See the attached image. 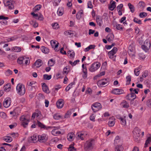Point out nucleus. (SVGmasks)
<instances>
[{"label": "nucleus", "instance_id": "1", "mask_svg": "<svg viewBox=\"0 0 151 151\" xmlns=\"http://www.w3.org/2000/svg\"><path fill=\"white\" fill-rule=\"evenodd\" d=\"M94 144L93 139H89L87 141L84 145V149L87 151L91 150L93 148V145Z\"/></svg>", "mask_w": 151, "mask_h": 151}, {"label": "nucleus", "instance_id": "2", "mask_svg": "<svg viewBox=\"0 0 151 151\" xmlns=\"http://www.w3.org/2000/svg\"><path fill=\"white\" fill-rule=\"evenodd\" d=\"M16 90L17 93L20 95H23L25 93V86L22 84H18L16 87Z\"/></svg>", "mask_w": 151, "mask_h": 151}, {"label": "nucleus", "instance_id": "3", "mask_svg": "<svg viewBox=\"0 0 151 151\" xmlns=\"http://www.w3.org/2000/svg\"><path fill=\"white\" fill-rule=\"evenodd\" d=\"M101 66L100 63L98 62H95L92 63L88 68L91 72H94L97 70Z\"/></svg>", "mask_w": 151, "mask_h": 151}, {"label": "nucleus", "instance_id": "4", "mask_svg": "<svg viewBox=\"0 0 151 151\" xmlns=\"http://www.w3.org/2000/svg\"><path fill=\"white\" fill-rule=\"evenodd\" d=\"M142 49L146 52L151 47L150 41L149 39L146 40L144 42V45L142 46Z\"/></svg>", "mask_w": 151, "mask_h": 151}, {"label": "nucleus", "instance_id": "5", "mask_svg": "<svg viewBox=\"0 0 151 151\" xmlns=\"http://www.w3.org/2000/svg\"><path fill=\"white\" fill-rule=\"evenodd\" d=\"M37 137L38 141L40 143H44L47 141L48 139V136L46 134H43L42 135H38Z\"/></svg>", "mask_w": 151, "mask_h": 151}, {"label": "nucleus", "instance_id": "6", "mask_svg": "<svg viewBox=\"0 0 151 151\" xmlns=\"http://www.w3.org/2000/svg\"><path fill=\"white\" fill-rule=\"evenodd\" d=\"M20 120L21 122V125L24 128L27 127L28 124L29 120L26 118L25 116L23 115L20 118Z\"/></svg>", "mask_w": 151, "mask_h": 151}, {"label": "nucleus", "instance_id": "7", "mask_svg": "<svg viewBox=\"0 0 151 151\" xmlns=\"http://www.w3.org/2000/svg\"><path fill=\"white\" fill-rule=\"evenodd\" d=\"M14 2L13 0H6L4 5L6 6H8L9 9H12L14 8L13 4Z\"/></svg>", "mask_w": 151, "mask_h": 151}, {"label": "nucleus", "instance_id": "8", "mask_svg": "<svg viewBox=\"0 0 151 151\" xmlns=\"http://www.w3.org/2000/svg\"><path fill=\"white\" fill-rule=\"evenodd\" d=\"M11 103V99L9 97L6 98L3 102V105L5 108H8L10 105Z\"/></svg>", "mask_w": 151, "mask_h": 151}, {"label": "nucleus", "instance_id": "9", "mask_svg": "<svg viewBox=\"0 0 151 151\" xmlns=\"http://www.w3.org/2000/svg\"><path fill=\"white\" fill-rule=\"evenodd\" d=\"M76 137L78 139H81L83 140L85 137L84 132H78L76 134Z\"/></svg>", "mask_w": 151, "mask_h": 151}, {"label": "nucleus", "instance_id": "10", "mask_svg": "<svg viewBox=\"0 0 151 151\" xmlns=\"http://www.w3.org/2000/svg\"><path fill=\"white\" fill-rule=\"evenodd\" d=\"M37 136L36 135H34L28 138V141L29 142L36 143L38 141L37 139Z\"/></svg>", "mask_w": 151, "mask_h": 151}, {"label": "nucleus", "instance_id": "11", "mask_svg": "<svg viewBox=\"0 0 151 151\" xmlns=\"http://www.w3.org/2000/svg\"><path fill=\"white\" fill-rule=\"evenodd\" d=\"M124 91L120 89L115 88L112 91V93L115 95H120L123 93Z\"/></svg>", "mask_w": 151, "mask_h": 151}, {"label": "nucleus", "instance_id": "12", "mask_svg": "<svg viewBox=\"0 0 151 151\" xmlns=\"http://www.w3.org/2000/svg\"><path fill=\"white\" fill-rule=\"evenodd\" d=\"M120 105L123 108L128 109L129 107V104L125 100H123L120 103Z\"/></svg>", "mask_w": 151, "mask_h": 151}, {"label": "nucleus", "instance_id": "13", "mask_svg": "<svg viewBox=\"0 0 151 151\" xmlns=\"http://www.w3.org/2000/svg\"><path fill=\"white\" fill-rule=\"evenodd\" d=\"M43 63L41 60L39 59L37 60L35 63L33 67L35 66L36 68H39L42 64Z\"/></svg>", "mask_w": 151, "mask_h": 151}, {"label": "nucleus", "instance_id": "14", "mask_svg": "<svg viewBox=\"0 0 151 151\" xmlns=\"http://www.w3.org/2000/svg\"><path fill=\"white\" fill-rule=\"evenodd\" d=\"M115 122V119L113 117L110 118L108 122V125L109 127H112L114 125Z\"/></svg>", "mask_w": 151, "mask_h": 151}, {"label": "nucleus", "instance_id": "15", "mask_svg": "<svg viewBox=\"0 0 151 151\" xmlns=\"http://www.w3.org/2000/svg\"><path fill=\"white\" fill-rule=\"evenodd\" d=\"M67 139L69 141H72L74 138V134L73 132L69 133L67 136Z\"/></svg>", "mask_w": 151, "mask_h": 151}, {"label": "nucleus", "instance_id": "16", "mask_svg": "<svg viewBox=\"0 0 151 151\" xmlns=\"http://www.w3.org/2000/svg\"><path fill=\"white\" fill-rule=\"evenodd\" d=\"M56 105L58 108H61L63 106L64 103L63 100L62 99H59L56 103Z\"/></svg>", "mask_w": 151, "mask_h": 151}, {"label": "nucleus", "instance_id": "17", "mask_svg": "<svg viewBox=\"0 0 151 151\" xmlns=\"http://www.w3.org/2000/svg\"><path fill=\"white\" fill-rule=\"evenodd\" d=\"M140 130L137 127H135L133 131V137L136 136L137 137H139L140 136Z\"/></svg>", "mask_w": 151, "mask_h": 151}, {"label": "nucleus", "instance_id": "18", "mask_svg": "<svg viewBox=\"0 0 151 151\" xmlns=\"http://www.w3.org/2000/svg\"><path fill=\"white\" fill-rule=\"evenodd\" d=\"M114 38V35L112 33H109V34L106 37V39L108 41L111 42L112 41Z\"/></svg>", "mask_w": 151, "mask_h": 151}, {"label": "nucleus", "instance_id": "19", "mask_svg": "<svg viewBox=\"0 0 151 151\" xmlns=\"http://www.w3.org/2000/svg\"><path fill=\"white\" fill-rule=\"evenodd\" d=\"M111 4L109 6V8L110 10L112 11L114 10L116 7L115 5L116 3L114 1H111Z\"/></svg>", "mask_w": 151, "mask_h": 151}, {"label": "nucleus", "instance_id": "20", "mask_svg": "<svg viewBox=\"0 0 151 151\" xmlns=\"http://www.w3.org/2000/svg\"><path fill=\"white\" fill-rule=\"evenodd\" d=\"M42 89L43 91L46 93H49V91L48 90L47 86L46 85V84L45 83H43L42 85Z\"/></svg>", "mask_w": 151, "mask_h": 151}, {"label": "nucleus", "instance_id": "21", "mask_svg": "<svg viewBox=\"0 0 151 151\" xmlns=\"http://www.w3.org/2000/svg\"><path fill=\"white\" fill-rule=\"evenodd\" d=\"M139 104V101L138 100H134V99H132L131 100L130 102V105L132 106H136L138 104Z\"/></svg>", "mask_w": 151, "mask_h": 151}, {"label": "nucleus", "instance_id": "22", "mask_svg": "<svg viewBox=\"0 0 151 151\" xmlns=\"http://www.w3.org/2000/svg\"><path fill=\"white\" fill-rule=\"evenodd\" d=\"M31 14L36 19H38L40 20H42L43 19L42 16H40V17H38V15L37 14H35L34 12H32Z\"/></svg>", "mask_w": 151, "mask_h": 151}, {"label": "nucleus", "instance_id": "23", "mask_svg": "<svg viewBox=\"0 0 151 151\" xmlns=\"http://www.w3.org/2000/svg\"><path fill=\"white\" fill-rule=\"evenodd\" d=\"M11 85L10 83L7 84L6 85L4 86V88L5 91L8 92L11 89Z\"/></svg>", "mask_w": 151, "mask_h": 151}, {"label": "nucleus", "instance_id": "24", "mask_svg": "<svg viewBox=\"0 0 151 151\" xmlns=\"http://www.w3.org/2000/svg\"><path fill=\"white\" fill-rule=\"evenodd\" d=\"M41 50L43 53L45 54H47L49 52V49L43 46L41 47Z\"/></svg>", "mask_w": 151, "mask_h": 151}, {"label": "nucleus", "instance_id": "25", "mask_svg": "<svg viewBox=\"0 0 151 151\" xmlns=\"http://www.w3.org/2000/svg\"><path fill=\"white\" fill-rule=\"evenodd\" d=\"M54 118L56 120H58L60 119H63V116H61L59 114L57 113L54 115Z\"/></svg>", "mask_w": 151, "mask_h": 151}, {"label": "nucleus", "instance_id": "26", "mask_svg": "<svg viewBox=\"0 0 151 151\" xmlns=\"http://www.w3.org/2000/svg\"><path fill=\"white\" fill-rule=\"evenodd\" d=\"M64 34L65 35L69 37H72L73 36V34L71 30H68L64 32Z\"/></svg>", "mask_w": 151, "mask_h": 151}, {"label": "nucleus", "instance_id": "27", "mask_svg": "<svg viewBox=\"0 0 151 151\" xmlns=\"http://www.w3.org/2000/svg\"><path fill=\"white\" fill-rule=\"evenodd\" d=\"M91 106L94 107V108H98L100 109L101 108V104L98 102H96L92 104Z\"/></svg>", "mask_w": 151, "mask_h": 151}, {"label": "nucleus", "instance_id": "28", "mask_svg": "<svg viewBox=\"0 0 151 151\" xmlns=\"http://www.w3.org/2000/svg\"><path fill=\"white\" fill-rule=\"evenodd\" d=\"M61 132L60 131H58L55 129H53L52 131V134L54 136H57L58 134H60Z\"/></svg>", "mask_w": 151, "mask_h": 151}, {"label": "nucleus", "instance_id": "29", "mask_svg": "<svg viewBox=\"0 0 151 151\" xmlns=\"http://www.w3.org/2000/svg\"><path fill=\"white\" fill-rule=\"evenodd\" d=\"M42 5L40 4H38L36 5L33 8V10L34 12H36L39 11L41 8Z\"/></svg>", "mask_w": 151, "mask_h": 151}, {"label": "nucleus", "instance_id": "30", "mask_svg": "<svg viewBox=\"0 0 151 151\" xmlns=\"http://www.w3.org/2000/svg\"><path fill=\"white\" fill-rule=\"evenodd\" d=\"M96 21L98 25L100 26H101L102 25L103 21L99 17H97L96 18Z\"/></svg>", "mask_w": 151, "mask_h": 151}, {"label": "nucleus", "instance_id": "31", "mask_svg": "<svg viewBox=\"0 0 151 151\" xmlns=\"http://www.w3.org/2000/svg\"><path fill=\"white\" fill-rule=\"evenodd\" d=\"M37 124L39 127H41L42 128H44L45 129H47L48 128H50V127H49L47 128L46 127V126L42 123H41L40 122L38 121L37 122Z\"/></svg>", "mask_w": 151, "mask_h": 151}, {"label": "nucleus", "instance_id": "32", "mask_svg": "<svg viewBox=\"0 0 151 151\" xmlns=\"http://www.w3.org/2000/svg\"><path fill=\"white\" fill-rule=\"evenodd\" d=\"M67 53L68 56L70 58H72L74 57L75 54L74 52L73 51L69 50L68 51Z\"/></svg>", "mask_w": 151, "mask_h": 151}, {"label": "nucleus", "instance_id": "33", "mask_svg": "<svg viewBox=\"0 0 151 151\" xmlns=\"http://www.w3.org/2000/svg\"><path fill=\"white\" fill-rule=\"evenodd\" d=\"M108 83V81H103L100 80L98 82V84L101 87L103 86L106 84Z\"/></svg>", "mask_w": 151, "mask_h": 151}, {"label": "nucleus", "instance_id": "34", "mask_svg": "<svg viewBox=\"0 0 151 151\" xmlns=\"http://www.w3.org/2000/svg\"><path fill=\"white\" fill-rule=\"evenodd\" d=\"M57 13L59 16L62 15L63 13V9L62 8H59L57 11Z\"/></svg>", "mask_w": 151, "mask_h": 151}, {"label": "nucleus", "instance_id": "35", "mask_svg": "<svg viewBox=\"0 0 151 151\" xmlns=\"http://www.w3.org/2000/svg\"><path fill=\"white\" fill-rule=\"evenodd\" d=\"M123 148L122 145H118L115 148V151H123Z\"/></svg>", "mask_w": 151, "mask_h": 151}, {"label": "nucleus", "instance_id": "36", "mask_svg": "<svg viewBox=\"0 0 151 151\" xmlns=\"http://www.w3.org/2000/svg\"><path fill=\"white\" fill-rule=\"evenodd\" d=\"M129 8L131 12L132 13H133L134 11V7L133 5L130 3H129L128 4Z\"/></svg>", "mask_w": 151, "mask_h": 151}, {"label": "nucleus", "instance_id": "37", "mask_svg": "<svg viewBox=\"0 0 151 151\" xmlns=\"http://www.w3.org/2000/svg\"><path fill=\"white\" fill-rule=\"evenodd\" d=\"M125 117H124V118H122V117L119 118V119L121 121V123L123 125L125 126L126 123V120L125 119Z\"/></svg>", "mask_w": 151, "mask_h": 151}, {"label": "nucleus", "instance_id": "38", "mask_svg": "<svg viewBox=\"0 0 151 151\" xmlns=\"http://www.w3.org/2000/svg\"><path fill=\"white\" fill-rule=\"evenodd\" d=\"M24 57H22L18 58L17 60L18 63L19 64H22L24 61Z\"/></svg>", "mask_w": 151, "mask_h": 151}, {"label": "nucleus", "instance_id": "39", "mask_svg": "<svg viewBox=\"0 0 151 151\" xmlns=\"http://www.w3.org/2000/svg\"><path fill=\"white\" fill-rule=\"evenodd\" d=\"M55 63V61L52 59H50L48 62V64L49 66H53Z\"/></svg>", "mask_w": 151, "mask_h": 151}, {"label": "nucleus", "instance_id": "40", "mask_svg": "<svg viewBox=\"0 0 151 151\" xmlns=\"http://www.w3.org/2000/svg\"><path fill=\"white\" fill-rule=\"evenodd\" d=\"M4 139L7 142H10L12 140V138L9 136L4 137Z\"/></svg>", "mask_w": 151, "mask_h": 151}, {"label": "nucleus", "instance_id": "41", "mask_svg": "<svg viewBox=\"0 0 151 151\" xmlns=\"http://www.w3.org/2000/svg\"><path fill=\"white\" fill-rule=\"evenodd\" d=\"M131 76H128L126 77V83L127 85H128L130 83L131 81Z\"/></svg>", "mask_w": 151, "mask_h": 151}, {"label": "nucleus", "instance_id": "42", "mask_svg": "<svg viewBox=\"0 0 151 151\" xmlns=\"http://www.w3.org/2000/svg\"><path fill=\"white\" fill-rule=\"evenodd\" d=\"M12 50L15 52H19L21 51V48L19 47L16 46L13 48Z\"/></svg>", "mask_w": 151, "mask_h": 151}, {"label": "nucleus", "instance_id": "43", "mask_svg": "<svg viewBox=\"0 0 151 151\" xmlns=\"http://www.w3.org/2000/svg\"><path fill=\"white\" fill-rule=\"evenodd\" d=\"M52 26L53 29H58L59 27V24L57 23H54L52 24Z\"/></svg>", "mask_w": 151, "mask_h": 151}, {"label": "nucleus", "instance_id": "44", "mask_svg": "<svg viewBox=\"0 0 151 151\" xmlns=\"http://www.w3.org/2000/svg\"><path fill=\"white\" fill-rule=\"evenodd\" d=\"M133 21L134 22L139 24H141L142 23L140 19H138L136 17L134 18L133 19Z\"/></svg>", "mask_w": 151, "mask_h": 151}, {"label": "nucleus", "instance_id": "45", "mask_svg": "<svg viewBox=\"0 0 151 151\" xmlns=\"http://www.w3.org/2000/svg\"><path fill=\"white\" fill-rule=\"evenodd\" d=\"M51 75H48L47 74H45L43 75V78L45 80H49L51 78Z\"/></svg>", "mask_w": 151, "mask_h": 151}, {"label": "nucleus", "instance_id": "46", "mask_svg": "<svg viewBox=\"0 0 151 151\" xmlns=\"http://www.w3.org/2000/svg\"><path fill=\"white\" fill-rule=\"evenodd\" d=\"M147 14L145 12H142L140 13L139 14V16L141 18L145 17H147Z\"/></svg>", "mask_w": 151, "mask_h": 151}, {"label": "nucleus", "instance_id": "47", "mask_svg": "<svg viewBox=\"0 0 151 151\" xmlns=\"http://www.w3.org/2000/svg\"><path fill=\"white\" fill-rule=\"evenodd\" d=\"M61 0H52L54 6H57L58 5V4L60 2Z\"/></svg>", "mask_w": 151, "mask_h": 151}, {"label": "nucleus", "instance_id": "48", "mask_svg": "<svg viewBox=\"0 0 151 151\" xmlns=\"http://www.w3.org/2000/svg\"><path fill=\"white\" fill-rule=\"evenodd\" d=\"M114 54L111 51H109L108 54L109 58L111 59L114 58Z\"/></svg>", "mask_w": 151, "mask_h": 151}, {"label": "nucleus", "instance_id": "49", "mask_svg": "<svg viewBox=\"0 0 151 151\" xmlns=\"http://www.w3.org/2000/svg\"><path fill=\"white\" fill-rule=\"evenodd\" d=\"M83 78H86L87 76V70L85 69L83 71Z\"/></svg>", "mask_w": 151, "mask_h": 151}, {"label": "nucleus", "instance_id": "50", "mask_svg": "<svg viewBox=\"0 0 151 151\" xmlns=\"http://www.w3.org/2000/svg\"><path fill=\"white\" fill-rule=\"evenodd\" d=\"M139 5L140 8L142 9L144 8L145 6V4L143 1H141L139 2Z\"/></svg>", "mask_w": 151, "mask_h": 151}, {"label": "nucleus", "instance_id": "51", "mask_svg": "<svg viewBox=\"0 0 151 151\" xmlns=\"http://www.w3.org/2000/svg\"><path fill=\"white\" fill-rule=\"evenodd\" d=\"M12 72L10 69H8L5 72V74L6 76H8L12 74Z\"/></svg>", "mask_w": 151, "mask_h": 151}, {"label": "nucleus", "instance_id": "52", "mask_svg": "<svg viewBox=\"0 0 151 151\" xmlns=\"http://www.w3.org/2000/svg\"><path fill=\"white\" fill-rule=\"evenodd\" d=\"M139 68H135L134 70V73L135 75L138 76L139 75Z\"/></svg>", "mask_w": 151, "mask_h": 151}, {"label": "nucleus", "instance_id": "53", "mask_svg": "<svg viewBox=\"0 0 151 151\" xmlns=\"http://www.w3.org/2000/svg\"><path fill=\"white\" fill-rule=\"evenodd\" d=\"M0 116L3 119H5L6 117V114L4 112H0Z\"/></svg>", "mask_w": 151, "mask_h": 151}, {"label": "nucleus", "instance_id": "54", "mask_svg": "<svg viewBox=\"0 0 151 151\" xmlns=\"http://www.w3.org/2000/svg\"><path fill=\"white\" fill-rule=\"evenodd\" d=\"M138 55L139 58L142 59H145V55L142 53H139Z\"/></svg>", "mask_w": 151, "mask_h": 151}, {"label": "nucleus", "instance_id": "55", "mask_svg": "<svg viewBox=\"0 0 151 151\" xmlns=\"http://www.w3.org/2000/svg\"><path fill=\"white\" fill-rule=\"evenodd\" d=\"M146 104L148 107L151 108V99L147 100Z\"/></svg>", "mask_w": 151, "mask_h": 151}, {"label": "nucleus", "instance_id": "56", "mask_svg": "<svg viewBox=\"0 0 151 151\" xmlns=\"http://www.w3.org/2000/svg\"><path fill=\"white\" fill-rule=\"evenodd\" d=\"M86 93L87 94L88 93L91 94L92 93V90L90 88H88V89L86 91Z\"/></svg>", "mask_w": 151, "mask_h": 151}, {"label": "nucleus", "instance_id": "57", "mask_svg": "<svg viewBox=\"0 0 151 151\" xmlns=\"http://www.w3.org/2000/svg\"><path fill=\"white\" fill-rule=\"evenodd\" d=\"M151 142V137H149L147 138L145 142V145H147L149 144Z\"/></svg>", "mask_w": 151, "mask_h": 151}, {"label": "nucleus", "instance_id": "58", "mask_svg": "<svg viewBox=\"0 0 151 151\" xmlns=\"http://www.w3.org/2000/svg\"><path fill=\"white\" fill-rule=\"evenodd\" d=\"M28 59L29 58H28L24 57V60H25V63L26 65H28L29 63Z\"/></svg>", "mask_w": 151, "mask_h": 151}, {"label": "nucleus", "instance_id": "59", "mask_svg": "<svg viewBox=\"0 0 151 151\" xmlns=\"http://www.w3.org/2000/svg\"><path fill=\"white\" fill-rule=\"evenodd\" d=\"M117 48L116 47H113V49L111 51L113 52L114 54H115L117 51Z\"/></svg>", "mask_w": 151, "mask_h": 151}, {"label": "nucleus", "instance_id": "60", "mask_svg": "<svg viewBox=\"0 0 151 151\" xmlns=\"http://www.w3.org/2000/svg\"><path fill=\"white\" fill-rule=\"evenodd\" d=\"M10 134L12 136V137L15 138L18 136V134L17 133H10Z\"/></svg>", "mask_w": 151, "mask_h": 151}, {"label": "nucleus", "instance_id": "61", "mask_svg": "<svg viewBox=\"0 0 151 151\" xmlns=\"http://www.w3.org/2000/svg\"><path fill=\"white\" fill-rule=\"evenodd\" d=\"M95 117V116L93 114H92L90 116V119L91 121L94 122Z\"/></svg>", "mask_w": 151, "mask_h": 151}, {"label": "nucleus", "instance_id": "62", "mask_svg": "<svg viewBox=\"0 0 151 151\" xmlns=\"http://www.w3.org/2000/svg\"><path fill=\"white\" fill-rule=\"evenodd\" d=\"M130 95H131L130 97L131 98H133V99H134L136 98V95L135 93H130Z\"/></svg>", "mask_w": 151, "mask_h": 151}, {"label": "nucleus", "instance_id": "63", "mask_svg": "<svg viewBox=\"0 0 151 151\" xmlns=\"http://www.w3.org/2000/svg\"><path fill=\"white\" fill-rule=\"evenodd\" d=\"M116 26L117 29L120 30H122V28L121 25L120 24H117Z\"/></svg>", "mask_w": 151, "mask_h": 151}, {"label": "nucleus", "instance_id": "64", "mask_svg": "<svg viewBox=\"0 0 151 151\" xmlns=\"http://www.w3.org/2000/svg\"><path fill=\"white\" fill-rule=\"evenodd\" d=\"M88 8H92L93 7V5L91 2V1H88Z\"/></svg>", "mask_w": 151, "mask_h": 151}]
</instances>
